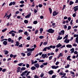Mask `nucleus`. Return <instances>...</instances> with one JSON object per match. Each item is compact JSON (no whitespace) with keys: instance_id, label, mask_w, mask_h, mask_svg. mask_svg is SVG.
Here are the masks:
<instances>
[{"instance_id":"f257e3e1","label":"nucleus","mask_w":78,"mask_h":78,"mask_svg":"<svg viewBox=\"0 0 78 78\" xmlns=\"http://www.w3.org/2000/svg\"><path fill=\"white\" fill-rule=\"evenodd\" d=\"M73 37H77L76 38L75 41L76 42H77V43H78V34H74Z\"/></svg>"},{"instance_id":"f03ea898","label":"nucleus","mask_w":78,"mask_h":78,"mask_svg":"<svg viewBox=\"0 0 78 78\" xmlns=\"http://www.w3.org/2000/svg\"><path fill=\"white\" fill-rule=\"evenodd\" d=\"M54 30H53L52 29H50L48 30L47 31L49 33H51V34L54 33Z\"/></svg>"},{"instance_id":"7ed1b4c3","label":"nucleus","mask_w":78,"mask_h":78,"mask_svg":"<svg viewBox=\"0 0 78 78\" xmlns=\"http://www.w3.org/2000/svg\"><path fill=\"white\" fill-rule=\"evenodd\" d=\"M41 56L42 57V58L44 59H45L46 57V58H48V56H47V55L46 54H43L41 55Z\"/></svg>"},{"instance_id":"20e7f679","label":"nucleus","mask_w":78,"mask_h":78,"mask_svg":"<svg viewBox=\"0 0 78 78\" xmlns=\"http://www.w3.org/2000/svg\"><path fill=\"white\" fill-rule=\"evenodd\" d=\"M27 51H34V48H28L27 49Z\"/></svg>"},{"instance_id":"39448f33","label":"nucleus","mask_w":78,"mask_h":78,"mask_svg":"<svg viewBox=\"0 0 78 78\" xmlns=\"http://www.w3.org/2000/svg\"><path fill=\"white\" fill-rule=\"evenodd\" d=\"M8 42H11V43H14V40H12L10 38H9L8 39Z\"/></svg>"},{"instance_id":"423d86ee","label":"nucleus","mask_w":78,"mask_h":78,"mask_svg":"<svg viewBox=\"0 0 78 78\" xmlns=\"http://www.w3.org/2000/svg\"><path fill=\"white\" fill-rule=\"evenodd\" d=\"M27 72H28V70L25 71L24 72H23L22 74H21V76H23V75H24V74H26V73H27Z\"/></svg>"},{"instance_id":"0eeeda50","label":"nucleus","mask_w":78,"mask_h":78,"mask_svg":"<svg viewBox=\"0 0 78 78\" xmlns=\"http://www.w3.org/2000/svg\"><path fill=\"white\" fill-rule=\"evenodd\" d=\"M31 12H29V14H28L25 17V18L27 19V18H30V17L31 16Z\"/></svg>"},{"instance_id":"6e6552de","label":"nucleus","mask_w":78,"mask_h":78,"mask_svg":"<svg viewBox=\"0 0 78 78\" xmlns=\"http://www.w3.org/2000/svg\"><path fill=\"white\" fill-rule=\"evenodd\" d=\"M51 67L53 69H57V68L59 67V66H53Z\"/></svg>"},{"instance_id":"1a4fd4ad","label":"nucleus","mask_w":78,"mask_h":78,"mask_svg":"<svg viewBox=\"0 0 78 78\" xmlns=\"http://www.w3.org/2000/svg\"><path fill=\"white\" fill-rule=\"evenodd\" d=\"M67 39H65L64 40V42L65 43H66V44H67V43H69V42H70V40H67Z\"/></svg>"},{"instance_id":"9d476101","label":"nucleus","mask_w":78,"mask_h":78,"mask_svg":"<svg viewBox=\"0 0 78 78\" xmlns=\"http://www.w3.org/2000/svg\"><path fill=\"white\" fill-rule=\"evenodd\" d=\"M57 15V12L56 11H54L53 12V16H55Z\"/></svg>"},{"instance_id":"9b49d317","label":"nucleus","mask_w":78,"mask_h":78,"mask_svg":"<svg viewBox=\"0 0 78 78\" xmlns=\"http://www.w3.org/2000/svg\"><path fill=\"white\" fill-rule=\"evenodd\" d=\"M34 66L36 68H39V64L38 63H36L34 64Z\"/></svg>"},{"instance_id":"f8f14e48","label":"nucleus","mask_w":78,"mask_h":78,"mask_svg":"<svg viewBox=\"0 0 78 78\" xmlns=\"http://www.w3.org/2000/svg\"><path fill=\"white\" fill-rule=\"evenodd\" d=\"M61 46H62V44H61L60 43H59L58 44L56 45V47H57V48H59V47H61Z\"/></svg>"},{"instance_id":"ddd939ff","label":"nucleus","mask_w":78,"mask_h":78,"mask_svg":"<svg viewBox=\"0 0 78 78\" xmlns=\"http://www.w3.org/2000/svg\"><path fill=\"white\" fill-rule=\"evenodd\" d=\"M17 70L16 71L17 73H19V72H20V67H19L17 68Z\"/></svg>"},{"instance_id":"4468645a","label":"nucleus","mask_w":78,"mask_h":78,"mask_svg":"<svg viewBox=\"0 0 78 78\" xmlns=\"http://www.w3.org/2000/svg\"><path fill=\"white\" fill-rule=\"evenodd\" d=\"M66 47L67 48H72V46L71 44H67Z\"/></svg>"},{"instance_id":"2eb2a0df","label":"nucleus","mask_w":78,"mask_h":78,"mask_svg":"<svg viewBox=\"0 0 78 78\" xmlns=\"http://www.w3.org/2000/svg\"><path fill=\"white\" fill-rule=\"evenodd\" d=\"M74 48H72L71 49H70V51H71V53L72 54L73 53H74V51L75 50H74Z\"/></svg>"},{"instance_id":"dca6fc26","label":"nucleus","mask_w":78,"mask_h":78,"mask_svg":"<svg viewBox=\"0 0 78 78\" xmlns=\"http://www.w3.org/2000/svg\"><path fill=\"white\" fill-rule=\"evenodd\" d=\"M48 73H49L50 75H52V74L53 73V71L52 70H50L49 72Z\"/></svg>"},{"instance_id":"f3484780","label":"nucleus","mask_w":78,"mask_h":78,"mask_svg":"<svg viewBox=\"0 0 78 78\" xmlns=\"http://www.w3.org/2000/svg\"><path fill=\"white\" fill-rule=\"evenodd\" d=\"M8 44V42L6 41H4L3 42V44L4 45H6Z\"/></svg>"},{"instance_id":"a211bd4d","label":"nucleus","mask_w":78,"mask_h":78,"mask_svg":"<svg viewBox=\"0 0 78 78\" xmlns=\"http://www.w3.org/2000/svg\"><path fill=\"white\" fill-rule=\"evenodd\" d=\"M44 30L42 28H40V34H42V32Z\"/></svg>"},{"instance_id":"6ab92c4d","label":"nucleus","mask_w":78,"mask_h":78,"mask_svg":"<svg viewBox=\"0 0 78 78\" xmlns=\"http://www.w3.org/2000/svg\"><path fill=\"white\" fill-rule=\"evenodd\" d=\"M36 69V67L34 66L32 67L31 68V70H35Z\"/></svg>"},{"instance_id":"aec40b11","label":"nucleus","mask_w":78,"mask_h":78,"mask_svg":"<svg viewBox=\"0 0 78 78\" xmlns=\"http://www.w3.org/2000/svg\"><path fill=\"white\" fill-rule=\"evenodd\" d=\"M49 10L50 13V14H51L52 13V9L51 8H49Z\"/></svg>"},{"instance_id":"412c9836","label":"nucleus","mask_w":78,"mask_h":78,"mask_svg":"<svg viewBox=\"0 0 78 78\" xmlns=\"http://www.w3.org/2000/svg\"><path fill=\"white\" fill-rule=\"evenodd\" d=\"M73 3H74V2H73L71 1H70L69 5H73Z\"/></svg>"},{"instance_id":"4be33fe9","label":"nucleus","mask_w":78,"mask_h":78,"mask_svg":"<svg viewBox=\"0 0 78 78\" xmlns=\"http://www.w3.org/2000/svg\"><path fill=\"white\" fill-rule=\"evenodd\" d=\"M32 53V52H28L27 53V56H30L31 55V53Z\"/></svg>"},{"instance_id":"5701e85b","label":"nucleus","mask_w":78,"mask_h":78,"mask_svg":"<svg viewBox=\"0 0 78 78\" xmlns=\"http://www.w3.org/2000/svg\"><path fill=\"white\" fill-rule=\"evenodd\" d=\"M48 44V41H47L46 42H44V43L43 44V45H46Z\"/></svg>"},{"instance_id":"b1692460","label":"nucleus","mask_w":78,"mask_h":78,"mask_svg":"<svg viewBox=\"0 0 78 78\" xmlns=\"http://www.w3.org/2000/svg\"><path fill=\"white\" fill-rule=\"evenodd\" d=\"M4 53L5 55H8V53H9V51H4Z\"/></svg>"},{"instance_id":"393cba45","label":"nucleus","mask_w":78,"mask_h":78,"mask_svg":"<svg viewBox=\"0 0 78 78\" xmlns=\"http://www.w3.org/2000/svg\"><path fill=\"white\" fill-rule=\"evenodd\" d=\"M21 70H25L26 69V68H25V67H22V68H21Z\"/></svg>"},{"instance_id":"a878e982","label":"nucleus","mask_w":78,"mask_h":78,"mask_svg":"<svg viewBox=\"0 0 78 78\" xmlns=\"http://www.w3.org/2000/svg\"><path fill=\"white\" fill-rule=\"evenodd\" d=\"M24 22L25 23L27 24L28 23V21L27 20H24Z\"/></svg>"},{"instance_id":"bb28decb","label":"nucleus","mask_w":78,"mask_h":78,"mask_svg":"<svg viewBox=\"0 0 78 78\" xmlns=\"http://www.w3.org/2000/svg\"><path fill=\"white\" fill-rule=\"evenodd\" d=\"M30 71H28L27 72V74L26 75V77L28 75H29V74L30 73Z\"/></svg>"},{"instance_id":"cd10ccee","label":"nucleus","mask_w":78,"mask_h":78,"mask_svg":"<svg viewBox=\"0 0 78 78\" xmlns=\"http://www.w3.org/2000/svg\"><path fill=\"white\" fill-rule=\"evenodd\" d=\"M16 44L17 46V47H18L19 45V41H16Z\"/></svg>"},{"instance_id":"c85d7f7f","label":"nucleus","mask_w":78,"mask_h":78,"mask_svg":"<svg viewBox=\"0 0 78 78\" xmlns=\"http://www.w3.org/2000/svg\"><path fill=\"white\" fill-rule=\"evenodd\" d=\"M37 22H37V21H34L33 22V23H34V24H35V25H36V24H37Z\"/></svg>"},{"instance_id":"c756f323","label":"nucleus","mask_w":78,"mask_h":78,"mask_svg":"<svg viewBox=\"0 0 78 78\" xmlns=\"http://www.w3.org/2000/svg\"><path fill=\"white\" fill-rule=\"evenodd\" d=\"M61 32L62 33V35H64V34L65 31L64 30H61Z\"/></svg>"},{"instance_id":"7c9ffc66","label":"nucleus","mask_w":78,"mask_h":78,"mask_svg":"<svg viewBox=\"0 0 78 78\" xmlns=\"http://www.w3.org/2000/svg\"><path fill=\"white\" fill-rule=\"evenodd\" d=\"M22 32H23V30H18V33H22Z\"/></svg>"},{"instance_id":"2f4dec72","label":"nucleus","mask_w":78,"mask_h":78,"mask_svg":"<svg viewBox=\"0 0 78 78\" xmlns=\"http://www.w3.org/2000/svg\"><path fill=\"white\" fill-rule=\"evenodd\" d=\"M38 32H39V30H35V34H37V33H38Z\"/></svg>"},{"instance_id":"473e14b6","label":"nucleus","mask_w":78,"mask_h":78,"mask_svg":"<svg viewBox=\"0 0 78 78\" xmlns=\"http://www.w3.org/2000/svg\"><path fill=\"white\" fill-rule=\"evenodd\" d=\"M74 9V12H76V11H77V10H78V8H75Z\"/></svg>"},{"instance_id":"72a5a7b5","label":"nucleus","mask_w":78,"mask_h":78,"mask_svg":"<svg viewBox=\"0 0 78 78\" xmlns=\"http://www.w3.org/2000/svg\"><path fill=\"white\" fill-rule=\"evenodd\" d=\"M69 67H70V65L68 64L67 65V66H65V68H66V69H67V68H69Z\"/></svg>"},{"instance_id":"f704fd0d","label":"nucleus","mask_w":78,"mask_h":78,"mask_svg":"<svg viewBox=\"0 0 78 78\" xmlns=\"http://www.w3.org/2000/svg\"><path fill=\"white\" fill-rule=\"evenodd\" d=\"M63 56V55H62V53H61L59 54L58 56L60 58L61 56Z\"/></svg>"},{"instance_id":"c9c22d12","label":"nucleus","mask_w":78,"mask_h":78,"mask_svg":"<svg viewBox=\"0 0 78 78\" xmlns=\"http://www.w3.org/2000/svg\"><path fill=\"white\" fill-rule=\"evenodd\" d=\"M39 62H44V60H39Z\"/></svg>"},{"instance_id":"e433bc0d","label":"nucleus","mask_w":78,"mask_h":78,"mask_svg":"<svg viewBox=\"0 0 78 78\" xmlns=\"http://www.w3.org/2000/svg\"><path fill=\"white\" fill-rule=\"evenodd\" d=\"M6 30H7V29L5 28V29L2 30V31L3 33H4V32H5Z\"/></svg>"},{"instance_id":"4c0bfd02","label":"nucleus","mask_w":78,"mask_h":78,"mask_svg":"<svg viewBox=\"0 0 78 78\" xmlns=\"http://www.w3.org/2000/svg\"><path fill=\"white\" fill-rule=\"evenodd\" d=\"M42 64H43L44 66H47L48 64V62L44 63Z\"/></svg>"},{"instance_id":"58836bf2","label":"nucleus","mask_w":78,"mask_h":78,"mask_svg":"<svg viewBox=\"0 0 78 78\" xmlns=\"http://www.w3.org/2000/svg\"><path fill=\"white\" fill-rule=\"evenodd\" d=\"M52 58H53V56H50L49 57V60H51V59H52Z\"/></svg>"},{"instance_id":"ea45409f","label":"nucleus","mask_w":78,"mask_h":78,"mask_svg":"<svg viewBox=\"0 0 78 78\" xmlns=\"http://www.w3.org/2000/svg\"><path fill=\"white\" fill-rule=\"evenodd\" d=\"M34 13L35 14H36V13H37V11L36 9H34Z\"/></svg>"},{"instance_id":"a19ab883","label":"nucleus","mask_w":78,"mask_h":78,"mask_svg":"<svg viewBox=\"0 0 78 78\" xmlns=\"http://www.w3.org/2000/svg\"><path fill=\"white\" fill-rule=\"evenodd\" d=\"M23 63H20L18 64V66H22V64H23Z\"/></svg>"},{"instance_id":"79ce46f5","label":"nucleus","mask_w":78,"mask_h":78,"mask_svg":"<svg viewBox=\"0 0 78 78\" xmlns=\"http://www.w3.org/2000/svg\"><path fill=\"white\" fill-rule=\"evenodd\" d=\"M44 73H42L41 74V75H40V76H41V78H42V77H43V76H44Z\"/></svg>"},{"instance_id":"37998d69","label":"nucleus","mask_w":78,"mask_h":78,"mask_svg":"<svg viewBox=\"0 0 78 78\" xmlns=\"http://www.w3.org/2000/svg\"><path fill=\"white\" fill-rule=\"evenodd\" d=\"M70 57H71V56L70 55H69L68 56V57L67 58V60H69V59H70Z\"/></svg>"},{"instance_id":"c03bdc74","label":"nucleus","mask_w":78,"mask_h":78,"mask_svg":"<svg viewBox=\"0 0 78 78\" xmlns=\"http://www.w3.org/2000/svg\"><path fill=\"white\" fill-rule=\"evenodd\" d=\"M21 55H22L23 56H25V54L23 53H21Z\"/></svg>"},{"instance_id":"a18cd8bd","label":"nucleus","mask_w":78,"mask_h":78,"mask_svg":"<svg viewBox=\"0 0 78 78\" xmlns=\"http://www.w3.org/2000/svg\"><path fill=\"white\" fill-rule=\"evenodd\" d=\"M44 36H40L39 37V38H40V39H43V38H44Z\"/></svg>"},{"instance_id":"49530a36","label":"nucleus","mask_w":78,"mask_h":78,"mask_svg":"<svg viewBox=\"0 0 78 78\" xmlns=\"http://www.w3.org/2000/svg\"><path fill=\"white\" fill-rule=\"evenodd\" d=\"M19 47H18V48H19V47H23V45L22 44H21L19 45Z\"/></svg>"},{"instance_id":"de8ad7c7","label":"nucleus","mask_w":78,"mask_h":78,"mask_svg":"<svg viewBox=\"0 0 78 78\" xmlns=\"http://www.w3.org/2000/svg\"><path fill=\"white\" fill-rule=\"evenodd\" d=\"M56 77V75H53L52 76V78H55Z\"/></svg>"},{"instance_id":"09e8293b","label":"nucleus","mask_w":78,"mask_h":78,"mask_svg":"<svg viewBox=\"0 0 78 78\" xmlns=\"http://www.w3.org/2000/svg\"><path fill=\"white\" fill-rule=\"evenodd\" d=\"M38 6L39 8H42V5L39 4L38 5Z\"/></svg>"},{"instance_id":"8fccbe9b","label":"nucleus","mask_w":78,"mask_h":78,"mask_svg":"<svg viewBox=\"0 0 78 78\" xmlns=\"http://www.w3.org/2000/svg\"><path fill=\"white\" fill-rule=\"evenodd\" d=\"M70 29H71V27L70 26H69L68 27V30H69Z\"/></svg>"},{"instance_id":"3c124183","label":"nucleus","mask_w":78,"mask_h":78,"mask_svg":"<svg viewBox=\"0 0 78 78\" xmlns=\"http://www.w3.org/2000/svg\"><path fill=\"white\" fill-rule=\"evenodd\" d=\"M25 5L24 4H22L19 6L21 8H22V7H23Z\"/></svg>"},{"instance_id":"603ef678","label":"nucleus","mask_w":78,"mask_h":78,"mask_svg":"<svg viewBox=\"0 0 78 78\" xmlns=\"http://www.w3.org/2000/svg\"><path fill=\"white\" fill-rule=\"evenodd\" d=\"M43 51H47V47H45L44 48Z\"/></svg>"},{"instance_id":"864d4df0","label":"nucleus","mask_w":78,"mask_h":78,"mask_svg":"<svg viewBox=\"0 0 78 78\" xmlns=\"http://www.w3.org/2000/svg\"><path fill=\"white\" fill-rule=\"evenodd\" d=\"M27 40H28V41H30V37L28 36L27 38Z\"/></svg>"},{"instance_id":"5fc2aeb1","label":"nucleus","mask_w":78,"mask_h":78,"mask_svg":"<svg viewBox=\"0 0 78 78\" xmlns=\"http://www.w3.org/2000/svg\"><path fill=\"white\" fill-rule=\"evenodd\" d=\"M70 74H72V75H75V73L74 72H73V71H70Z\"/></svg>"},{"instance_id":"6e6d98bb","label":"nucleus","mask_w":78,"mask_h":78,"mask_svg":"<svg viewBox=\"0 0 78 78\" xmlns=\"http://www.w3.org/2000/svg\"><path fill=\"white\" fill-rule=\"evenodd\" d=\"M22 37H20L19 38H18V40L19 41H20V40H21V39H22Z\"/></svg>"},{"instance_id":"4d7b16f0","label":"nucleus","mask_w":78,"mask_h":78,"mask_svg":"<svg viewBox=\"0 0 78 78\" xmlns=\"http://www.w3.org/2000/svg\"><path fill=\"white\" fill-rule=\"evenodd\" d=\"M59 62L58 61L57 62H56V63H55V65H56V66H58V65L59 64Z\"/></svg>"},{"instance_id":"13d9d810","label":"nucleus","mask_w":78,"mask_h":78,"mask_svg":"<svg viewBox=\"0 0 78 78\" xmlns=\"http://www.w3.org/2000/svg\"><path fill=\"white\" fill-rule=\"evenodd\" d=\"M29 67H30V65L29 64H27L26 65V67L27 68H29Z\"/></svg>"},{"instance_id":"bf43d9fd","label":"nucleus","mask_w":78,"mask_h":78,"mask_svg":"<svg viewBox=\"0 0 78 78\" xmlns=\"http://www.w3.org/2000/svg\"><path fill=\"white\" fill-rule=\"evenodd\" d=\"M76 14L75 13H73V17H76Z\"/></svg>"},{"instance_id":"052dcab7","label":"nucleus","mask_w":78,"mask_h":78,"mask_svg":"<svg viewBox=\"0 0 78 78\" xmlns=\"http://www.w3.org/2000/svg\"><path fill=\"white\" fill-rule=\"evenodd\" d=\"M24 34L25 35H27L28 34V32H27V31H25L24 33Z\"/></svg>"},{"instance_id":"680f3d73","label":"nucleus","mask_w":78,"mask_h":78,"mask_svg":"<svg viewBox=\"0 0 78 78\" xmlns=\"http://www.w3.org/2000/svg\"><path fill=\"white\" fill-rule=\"evenodd\" d=\"M67 18H68L66 16H65L64 17V20H66V19H67Z\"/></svg>"},{"instance_id":"e2e57ef3","label":"nucleus","mask_w":78,"mask_h":78,"mask_svg":"<svg viewBox=\"0 0 78 78\" xmlns=\"http://www.w3.org/2000/svg\"><path fill=\"white\" fill-rule=\"evenodd\" d=\"M68 20H69V21H70V20H71V17H68Z\"/></svg>"},{"instance_id":"0e129e2a","label":"nucleus","mask_w":78,"mask_h":78,"mask_svg":"<svg viewBox=\"0 0 78 78\" xmlns=\"http://www.w3.org/2000/svg\"><path fill=\"white\" fill-rule=\"evenodd\" d=\"M14 56V55L12 54H11L10 55V58H13V56Z\"/></svg>"},{"instance_id":"69168bd1","label":"nucleus","mask_w":78,"mask_h":78,"mask_svg":"<svg viewBox=\"0 0 78 78\" xmlns=\"http://www.w3.org/2000/svg\"><path fill=\"white\" fill-rule=\"evenodd\" d=\"M20 2V3H21L22 4H23V3H24V1H22Z\"/></svg>"},{"instance_id":"338daca9","label":"nucleus","mask_w":78,"mask_h":78,"mask_svg":"<svg viewBox=\"0 0 78 78\" xmlns=\"http://www.w3.org/2000/svg\"><path fill=\"white\" fill-rule=\"evenodd\" d=\"M44 67V65H42L40 66V67L41 68H43Z\"/></svg>"},{"instance_id":"774afa93","label":"nucleus","mask_w":78,"mask_h":78,"mask_svg":"<svg viewBox=\"0 0 78 78\" xmlns=\"http://www.w3.org/2000/svg\"><path fill=\"white\" fill-rule=\"evenodd\" d=\"M34 78H38L39 77H38L37 76V75H35L34 77Z\"/></svg>"}]
</instances>
